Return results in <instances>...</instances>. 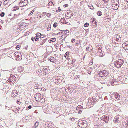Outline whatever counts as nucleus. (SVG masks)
I'll use <instances>...</instances> for the list:
<instances>
[{"instance_id": "f257e3e1", "label": "nucleus", "mask_w": 128, "mask_h": 128, "mask_svg": "<svg viewBox=\"0 0 128 128\" xmlns=\"http://www.w3.org/2000/svg\"><path fill=\"white\" fill-rule=\"evenodd\" d=\"M121 38L118 34L114 36L112 38V44L114 46H116V44H118L121 41Z\"/></svg>"}, {"instance_id": "f03ea898", "label": "nucleus", "mask_w": 128, "mask_h": 128, "mask_svg": "<svg viewBox=\"0 0 128 128\" xmlns=\"http://www.w3.org/2000/svg\"><path fill=\"white\" fill-rule=\"evenodd\" d=\"M35 98L37 102L41 103H43L45 101V99L43 96L40 93H37L35 94Z\"/></svg>"}, {"instance_id": "7ed1b4c3", "label": "nucleus", "mask_w": 128, "mask_h": 128, "mask_svg": "<svg viewBox=\"0 0 128 128\" xmlns=\"http://www.w3.org/2000/svg\"><path fill=\"white\" fill-rule=\"evenodd\" d=\"M124 63V61L122 59H119L114 62V66L117 68H120Z\"/></svg>"}, {"instance_id": "20e7f679", "label": "nucleus", "mask_w": 128, "mask_h": 128, "mask_svg": "<svg viewBox=\"0 0 128 128\" xmlns=\"http://www.w3.org/2000/svg\"><path fill=\"white\" fill-rule=\"evenodd\" d=\"M119 4L118 0H114L112 4V8L114 10H117L118 8Z\"/></svg>"}, {"instance_id": "39448f33", "label": "nucleus", "mask_w": 128, "mask_h": 128, "mask_svg": "<svg viewBox=\"0 0 128 128\" xmlns=\"http://www.w3.org/2000/svg\"><path fill=\"white\" fill-rule=\"evenodd\" d=\"M78 125L79 126L82 128H85L87 126L88 124L86 121L83 120L79 122Z\"/></svg>"}, {"instance_id": "423d86ee", "label": "nucleus", "mask_w": 128, "mask_h": 128, "mask_svg": "<svg viewBox=\"0 0 128 128\" xmlns=\"http://www.w3.org/2000/svg\"><path fill=\"white\" fill-rule=\"evenodd\" d=\"M95 79L97 80H103L105 78H104L101 74H100V72L98 74H96L94 76Z\"/></svg>"}, {"instance_id": "0eeeda50", "label": "nucleus", "mask_w": 128, "mask_h": 128, "mask_svg": "<svg viewBox=\"0 0 128 128\" xmlns=\"http://www.w3.org/2000/svg\"><path fill=\"white\" fill-rule=\"evenodd\" d=\"M93 100V98H90L89 99L88 105L90 108L92 107L95 104L94 102V100Z\"/></svg>"}, {"instance_id": "6e6552de", "label": "nucleus", "mask_w": 128, "mask_h": 128, "mask_svg": "<svg viewBox=\"0 0 128 128\" xmlns=\"http://www.w3.org/2000/svg\"><path fill=\"white\" fill-rule=\"evenodd\" d=\"M43 108L44 112L46 113H47L51 110L50 107L46 105L43 106Z\"/></svg>"}, {"instance_id": "1a4fd4ad", "label": "nucleus", "mask_w": 128, "mask_h": 128, "mask_svg": "<svg viewBox=\"0 0 128 128\" xmlns=\"http://www.w3.org/2000/svg\"><path fill=\"white\" fill-rule=\"evenodd\" d=\"M8 80L9 81H10L12 83H14L16 80V78L14 76L12 75V76L9 78Z\"/></svg>"}, {"instance_id": "9d476101", "label": "nucleus", "mask_w": 128, "mask_h": 128, "mask_svg": "<svg viewBox=\"0 0 128 128\" xmlns=\"http://www.w3.org/2000/svg\"><path fill=\"white\" fill-rule=\"evenodd\" d=\"M100 72V74H101L104 78L105 77L108 76L109 74V72L106 70H104Z\"/></svg>"}, {"instance_id": "9b49d317", "label": "nucleus", "mask_w": 128, "mask_h": 128, "mask_svg": "<svg viewBox=\"0 0 128 128\" xmlns=\"http://www.w3.org/2000/svg\"><path fill=\"white\" fill-rule=\"evenodd\" d=\"M102 120L107 123L109 120V117L108 116H104L100 118Z\"/></svg>"}, {"instance_id": "f8f14e48", "label": "nucleus", "mask_w": 128, "mask_h": 128, "mask_svg": "<svg viewBox=\"0 0 128 128\" xmlns=\"http://www.w3.org/2000/svg\"><path fill=\"white\" fill-rule=\"evenodd\" d=\"M54 82L57 84H58L62 82V80L60 78L59 79L58 78H55V80H54Z\"/></svg>"}, {"instance_id": "ddd939ff", "label": "nucleus", "mask_w": 128, "mask_h": 128, "mask_svg": "<svg viewBox=\"0 0 128 128\" xmlns=\"http://www.w3.org/2000/svg\"><path fill=\"white\" fill-rule=\"evenodd\" d=\"M24 2H20V3L19 5L21 7H23L24 6H26L28 3V1L27 0H24Z\"/></svg>"}, {"instance_id": "4468645a", "label": "nucleus", "mask_w": 128, "mask_h": 128, "mask_svg": "<svg viewBox=\"0 0 128 128\" xmlns=\"http://www.w3.org/2000/svg\"><path fill=\"white\" fill-rule=\"evenodd\" d=\"M60 31L62 32L61 33V34H65L66 35V36H68L69 34H68L69 33V30H60Z\"/></svg>"}, {"instance_id": "2eb2a0df", "label": "nucleus", "mask_w": 128, "mask_h": 128, "mask_svg": "<svg viewBox=\"0 0 128 128\" xmlns=\"http://www.w3.org/2000/svg\"><path fill=\"white\" fill-rule=\"evenodd\" d=\"M122 46L124 50L128 49V42H126L123 43L122 45Z\"/></svg>"}, {"instance_id": "dca6fc26", "label": "nucleus", "mask_w": 128, "mask_h": 128, "mask_svg": "<svg viewBox=\"0 0 128 128\" xmlns=\"http://www.w3.org/2000/svg\"><path fill=\"white\" fill-rule=\"evenodd\" d=\"M106 52L108 54H110L111 52L110 46L108 45H106Z\"/></svg>"}, {"instance_id": "f3484780", "label": "nucleus", "mask_w": 128, "mask_h": 128, "mask_svg": "<svg viewBox=\"0 0 128 128\" xmlns=\"http://www.w3.org/2000/svg\"><path fill=\"white\" fill-rule=\"evenodd\" d=\"M112 94L117 100H120V96L117 92H114Z\"/></svg>"}, {"instance_id": "a211bd4d", "label": "nucleus", "mask_w": 128, "mask_h": 128, "mask_svg": "<svg viewBox=\"0 0 128 128\" xmlns=\"http://www.w3.org/2000/svg\"><path fill=\"white\" fill-rule=\"evenodd\" d=\"M48 60L49 61L54 63H55L56 62V59L53 57H50Z\"/></svg>"}, {"instance_id": "6ab92c4d", "label": "nucleus", "mask_w": 128, "mask_h": 128, "mask_svg": "<svg viewBox=\"0 0 128 128\" xmlns=\"http://www.w3.org/2000/svg\"><path fill=\"white\" fill-rule=\"evenodd\" d=\"M24 68L22 66H20L18 68V71L19 72H21L24 71Z\"/></svg>"}, {"instance_id": "aec40b11", "label": "nucleus", "mask_w": 128, "mask_h": 128, "mask_svg": "<svg viewBox=\"0 0 128 128\" xmlns=\"http://www.w3.org/2000/svg\"><path fill=\"white\" fill-rule=\"evenodd\" d=\"M121 118L120 117L117 118L116 117V120L114 121V122L115 123H119V122L121 120Z\"/></svg>"}, {"instance_id": "412c9836", "label": "nucleus", "mask_w": 128, "mask_h": 128, "mask_svg": "<svg viewBox=\"0 0 128 128\" xmlns=\"http://www.w3.org/2000/svg\"><path fill=\"white\" fill-rule=\"evenodd\" d=\"M113 58V60H112V61L114 60H116V59H118L119 58V56L118 55L116 54L113 55L112 56Z\"/></svg>"}, {"instance_id": "4be33fe9", "label": "nucleus", "mask_w": 128, "mask_h": 128, "mask_svg": "<svg viewBox=\"0 0 128 128\" xmlns=\"http://www.w3.org/2000/svg\"><path fill=\"white\" fill-rule=\"evenodd\" d=\"M99 53V56L101 57H103L105 54L104 52L102 51V50L100 52H97Z\"/></svg>"}, {"instance_id": "5701e85b", "label": "nucleus", "mask_w": 128, "mask_h": 128, "mask_svg": "<svg viewBox=\"0 0 128 128\" xmlns=\"http://www.w3.org/2000/svg\"><path fill=\"white\" fill-rule=\"evenodd\" d=\"M56 40V38H52L50 40H48V42L50 43H51L52 42H54Z\"/></svg>"}, {"instance_id": "b1692460", "label": "nucleus", "mask_w": 128, "mask_h": 128, "mask_svg": "<svg viewBox=\"0 0 128 128\" xmlns=\"http://www.w3.org/2000/svg\"><path fill=\"white\" fill-rule=\"evenodd\" d=\"M19 8L17 6H15L14 7H13V9L12 10L13 11H15L16 10H18Z\"/></svg>"}, {"instance_id": "393cba45", "label": "nucleus", "mask_w": 128, "mask_h": 128, "mask_svg": "<svg viewBox=\"0 0 128 128\" xmlns=\"http://www.w3.org/2000/svg\"><path fill=\"white\" fill-rule=\"evenodd\" d=\"M105 20L106 21V22H109L112 20V18H111V17H110V18H106V19H105Z\"/></svg>"}, {"instance_id": "a878e982", "label": "nucleus", "mask_w": 128, "mask_h": 128, "mask_svg": "<svg viewBox=\"0 0 128 128\" xmlns=\"http://www.w3.org/2000/svg\"><path fill=\"white\" fill-rule=\"evenodd\" d=\"M83 108V107L81 105H79L76 108V110H79V109H82Z\"/></svg>"}, {"instance_id": "bb28decb", "label": "nucleus", "mask_w": 128, "mask_h": 128, "mask_svg": "<svg viewBox=\"0 0 128 128\" xmlns=\"http://www.w3.org/2000/svg\"><path fill=\"white\" fill-rule=\"evenodd\" d=\"M41 34H42L38 32L36 34V35L37 37H38V38H40L41 36Z\"/></svg>"}, {"instance_id": "cd10ccee", "label": "nucleus", "mask_w": 128, "mask_h": 128, "mask_svg": "<svg viewBox=\"0 0 128 128\" xmlns=\"http://www.w3.org/2000/svg\"><path fill=\"white\" fill-rule=\"evenodd\" d=\"M92 23L93 24L92 25V26L97 25V22H96L95 20H93L92 21Z\"/></svg>"}, {"instance_id": "c85d7f7f", "label": "nucleus", "mask_w": 128, "mask_h": 128, "mask_svg": "<svg viewBox=\"0 0 128 128\" xmlns=\"http://www.w3.org/2000/svg\"><path fill=\"white\" fill-rule=\"evenodd\" d=\"M70 52H67L65 54L64 56L67 59L66 57L69 55Z\"/></svg>"}, {"instance_id": "c756f323", "label": "nucleus", "mask_w": 128, "mask_h": 128, "mask_svg": "<svg viewBox=\"0 0 128 128\" xmlns=\"http://www.w3.org/2000/svg\"><path fill=\"white\" fill-rule=\"evenodd\" d=\"M116 79H114L112 81V84H113V85H115L116 84H115L114 83L116 82Z\"/></svg>"}, {"instance_id": "7c9ffc66", "label": "nucleus", "mask_w": 128, "mask_h": 128, "mask_svg": "<svg viewBox=\"0 0 128 128\" xmlns=\"http://www.w3.org/2000/svg\"><path fill=\"white\" fill-rule=\"evenodd\" d=\"M97 51L98 52H100L102 50L101 49V48L99 46H98V47H97Z\"/></svg>"}, {"instance_id": "2f4dec72", "label": "nucleus", "mask_w": 128, "mask_h": 128, "mask_svg": "<svg viewBox=\"0 0 128 128\" xmlns=\"http://www.w3.org/2000/svg\"><path fill=\"white\" fill-rule=\"evenodd\" d=\"M34 39L36 41H38L39 40V38L36 36L34 37Z\"/></svg>"}, {"instance_id": "473e14b6", "label": "nucleus", "mask_w": 128, "mask_h": 128, "mask_svg": "<svg viewBox=\"0 0 128 128\" xmlns=\"http://www.w3.org/2000/svg\"><path fill=\"white\" fill-rule=\"evenodd\" d=\"M105 79L104 80V81H102V80L101 82H100L102 84H105L106 82V78H104Z\"/></svg>"}, {"instance_id": "72a5a7b5", "label": "nucleus", "mask_w": 128, "mask_h": 128, "mask_svg": "<svg viewBox=\"0 0 128 128\" xmlns=\"http://www.w3.org/2000/svg\"><path fill=\"white\" fill-rule=\"evenodd\" d=\"M97 14L98 16H101L102 14V13L101 11H99L98 12Z\"/></svg>"}, {"instance_id": "f704fd0d", "label": "nucleus", "mask_w": 128, "mask_h": 128, "mask_svg": "<svg viewBox=\"0 0 128 128\" xmlns=\"http://www.w3.org/2000/svg\"><path fill=\"white\" fill-rule=\"evenodd\" d=\"M38 125V122H36L35 124L34 127H35V128H37Z\"/></svg>"}, {"instance_id": "c9c22d12", "label": "nucleus", "mask_w": 128, "mask_h": 128, "mask_svg": "<svg viewBox=\"0 0 128 128\" xmlns=\"http://www.w3.org/2000/svg\"><path fill=\"white\" fill-rule=\"evenodd\" d=\"M53 5H54L53 3L51 1H50L48 4V6H52Z\"/></svg>"}, {"instance_id": "e433bc0d", "label": "nucleus", "mask_w": 128, "mask_h": 128, "mask_svg": "<svg viewBox=\"0 0 128 128\" xmlns=\"http://www.w3.org/2000/svg\"><path fill=\"white\" fill-rule=\"evenodd\" d=\"M9 1H8V0H6V1H4V5H5L7 4L9 2Z\"/></svg>"}, {"instance_id": "4c0bfd02", "label": "nucleus", "mask_w": 128, "mask_h": 128, "mask_svg": "<svg viewBox=\"0 0 128 128\" xmlns=\"http://www.w3.org/2000/svg\"><path fill=\"white\" fill-rule=\"evenodd\" d=\"M46 37V35H45L41 34V36L40 37V39L41 40H42V38Z\"/></svg>"}, {"instance_id": "58836bf2", "label": "nucleus", "mask_w": 128, "mask_h": 128, "mask_svg": "<svg viewBox=\"0 0 128 128\" xmlns=\"http://www.w3.org/2000/svg\"><path fill=\"white\" fill-rule=\"evenodd\" d=\"M20 56L19 55H16V60H20Z\"/></svg>"}, {"instance_id": "ea45409f", "label": "nucleus", "mask_w": 128, "mask_h": 128, "mask_svg": "<svg viewBox=\"0 0 128 128\" xmlns=\"http://www.w3.org/2000/svg\"><path fill=\"white\" fill-rule=\"evenodd\" d=\"M89 24L88 23H86L84 24V26L85 27H87L88 26Z\"/></svg>"}, {"instance_id": "a19ab883", "label": "nucleus", "mask_w": 128, "mask_h": 128, "mask_svg": "<svg viewBox=\"0 0 128 128\" xmlns=\"http://www.w3.org/2000/svg\"><path fill=\"white\" fill-rule=\"evenodd\" d=\"M91 6H88V7L90 8V9L93 10L94 9V8L92 5H91Z\"/></svg>"}, {"instance_id": "79ce46f5", "label": "nucleus", "mask_w": 128, "mask_h": 128, "mask_svg": "<svg viewBox=\"0 0 128 128\" xmlns=\"http://www.w3.org/2000/svg\"><path fill=\"white\" fill-rule=\"evenodd\" d=\"M102 110V109H101L100 110V113H102V114H104V113L105 112H106V111H105V110Z\"/></svg>"}, {"instance_id": "37998d69", "label": "nucleus", "mask_w": 128, "mask_h": 128, "mask_svg": "<svg viewBox=\"0 0 128 128\" xmlns=\"http://www.w3.org/2000/svg\"><path fill=\"white\" fill-rule=\"evenodd\" d=\"M58 24L56 22H55L53 26L54 28H56Z\"/></svg>"}, {"instance_id": "c03bdc74", "label": "nucleus", "mask_w": 128, "mask_h": 128, "mask_svg": "<svg viewBox=\"0 0 128 128\" xmlns=\"http://www.w3.org/2000/svg\"><path fill=\"white\" fill-rule=\"evenodd\" d=\"M122 77H119L118 78V80H119L120 82H122V79H121Z\"/></svg>"}, {"instance_id": "a18cd8bd", "label": "nucleus", "mask_w": 128, "mask_h": 128, "mask_svg": "<svg viewBox=\"0 0 128 128\" xmlns=\"http://www.w3.org/2000/svg\"><path fill=\"white\" fill-rule=\"evenodd\" d=\"M4 12H2L0 14V16L2 17H3L4 16Z\"/></svg>"}, {"instance_id": "49530a36", "label": "nucleus", "mask_w": 128, "mask_h": 128, "mask_svg": "<svg viewBox=\"0 0 128 128\" xmlns=\"http://www.w3.org/2000/svg\"><path fill=\"white\" fill-rule=\"evenodd\" d=\"M65 19L64 18H62L60 20L61 22H62V23L63 22H62V21H64V22H65Z\"/></svg>"}, {"instance_id": "de8ad7c7", "label": "nucleus", "mask_w": 128, "mask_h": 128, "mask_svg": "<svg viewBox=\"0 0 128 128\" xmlns=\"http://www.w3.org/2000/svg\"><path fill=\"white\" fill-rule=\"evenodd\" d=\"M103 1L106 4H107L109 1L108 0H103Z\"/></svg>"}, {"instance_id": "09e8293b", "label": "nucleus", "mask_w": 128, "mask_h": 128, "mask_svg": "<svg viewBox=\"0 0 128 128\" xmlns=\"http://www.w3.org/2000/svg\"><path fill=\"white\" fill-rule=\"evenodd\" d=\"M47 40V39H46L43 40L42 41V44H43Z\"/></svg>"}, {"instance_id": "8fccbe9b", "label": "nucleus", "mask_w": 128, "mask_h": 128, "mask_svg": "<svg viewBox=\"0 0 128 128\" xmlns=\"http://www.w3.org/2000/svg\"><path fill=\"white\" fill-rule=\"evenodd\" d=\"M14 95H15L16 96L18 94V93H17V92L16 91L14 92Z\"/></svg>"}, {"instance_id": "3c124183", "label": "nucleus", "mask_w": 128, "mask_h": 128, "mask_svg": "<svg viewBox=\"0 0 128 128\" xmlns=\"http://www.w3.org/2000/svg\"><path fill=\"white\" fill-rule=\"evenodd\" d=\"M32 106H31V105H30L29 106H28V107L27 108H26V109L27 108H28V110H29V109H30L32 108Z\"/></svg>"}, {"instance_id": "603ef678", "label": "nucleus", "mask_w": 128, "mask_h": 128, "mask_svg": "<svg viewBox=\"0 0 128 128\" xmlns=\"http://www.w3.org/2000/svg\"><path fill=\"white\" fill-rule=\"evenodd\" d=\"M80 77V76H76L75 78H74V79H78Z\"/></svg>"}, {"instance_id": "864d4df0", "label": "nucleus", "mask_w": 128, "mask_h": 128, "mask_svg": "<svg viewBox=\"0 0 128 128\" xmlns=\"http://www.w3.org/2000/svg\"><path fill=\"white\" fill-rule=\"evenodd\" d=\"M18 54H19L18 52H16L14 54V56L16 57V55H18Z\"/></svg>"}, {"instance_id": "5fc2aeb1", "label": "nucleus", "mask_w": 128, "mask_h": 128, "mask_svg": "<svg viewBox=\"0 0 128 128\" xmlns=\"http://www.w3.org/2000/svg\"><path fill=\"white\" fill-rule=\"evenodd\" d=\"M125 10H126L128 8V4H126L125 5Z\"/></svg>"}, {"instance_id": "6e6d98bb", "label": "nucleus", "mask_w": 128, "mask_h": 128, "mask_svg": "<svg viewBox=\"0 0 128 128\" xmlns=\"http://www.w3.org/2000/svg\"><path fill=\"white\" fill-rule=\"evenodd\" d=\"M51 14H48L47 16L50 18V17L51 16Z\"/></svg>"}, {"instance_id": "4d7b16f0", "label": "nucleus", "mask_w": 128, "mask_h": 128, "mask_svg": "<svg viewBox=\"0 0 128 128\" xmlns=\"http://www.w3.org/2000/svg\"><path fill=\"white\" fill-rule=\"evenodd\" d=\"M75 40L73 38L71 40V42L72 43L74 42L75 41Z\"/></svg>"}, {"instance_id": "13d9d810", "label": "nucleus", "mask_w": 128, "mask_h": 128, "mask_svg": "<svg viewBox=\"0 0 128 128\" xmlns=\"http://www.w3.org/2000/svg\"><path fill=\"white\" fill-rule=\"evenodd\" d=\"M20 46H19V45H18V46H16V49H17V50H18L20 49Z\"/></svg>"}, {"instance_id": "bf43d9fd", "label": "nucleus", "mask_w": 128, "mask_h": 128, "mask_svg": "<svg viewBox=\"0 0 128 128\" xmlns=\"http://www.w3.org/2000/svg\"><path fill=\"white\" fill-rule=\"evenodd\" d=\"M19 110L18 109H18H16V110H15V112H14L16 113H17V112H18V111H19Z\"/></svg>"}, {"instance_id": "052dcab7", "label": "nucleus", "mask_w": 128, "mask_h": 128, "mask_svg": "<svg viewBox=\"0 0 128 128\" xmlns=\"http://www.w3.org/2000/svg\"><path fill=\"white\" fill-rule=\"evenodd\" d=\"M68 23V22H66V20H65V22H62V24H67Z\"/></svg>"}, {"instance_id": "680f3d73", "label": "nucleus", "mask_w": 128, "mask_h": 128, "mask_svg": "<svg viewBox=\"0 0 128 128\" xmlns=\"http://www.w3.org/2000/svg\"><path fill=\"white\" fill-rule=\"evenodd\" d=\"M79 110V111L78 112V113L79 114H81V113L82 112V111L81 110Z\"/></svg>"}, {"instance_id": "e2e57ef3", "label": "nucleus", "mask_w": 128, "mask_h": 128, "mask_svg": "<svg viewBox=\"0 0 128 128\" xmlns=\"http://www.w3.org/2000/svg\"><path fill=\"white\" fill-rule=\"evenodd\" d=\"M89 48V47H87V48H86V52L88 51Z\"/></svg>"}, {"instance_id": "0e129e2a", "label": "nucleus", "mask_w": 128, "mask_h": 128, "mask_svg": "<svg viewBox=\"0 0 128 128\" xmlns=\"http://www.w3.org/2000/svg\"><path fill=\"white\" fill-rule=\"evenodd\" d=\"M42 14H44V16H45L46 15V14H47V13L46 12H43L42 13Z\"/></svg>"}, {"instance_id": "69168bd1", "label": "nucleus", "mask_w": 128, "mask_h": 128, "mask_svg": "<svg viewBox=\"0 0 128 128\" xmlns=\"http://www.w3.org/2000/svg\"><path fill=\"white\" fill-rule=\"evenodd\" d=\"M93 100H94V103H95V102L96 101V100L95 99V98H93Z\"/></svg>"}, {"instance_id": "338daca9", "label": "nucleus", "mask_w": 128, "mask_h": 128, "mask_svg": "<svg viewBox=\"0 0 128 128\" xmlns=\"http://www.w3.org/2000/svg\"><path fill=\"white\" fill-rule=\"evenodd\" d=\"M33 14V12H31L30 13V14L29 15H32Z\"/></svg>"}, {"instance_id": "774afa93", "label": "nucleus", "mask_w": 128, "mask_h": 128, "mask_svg": "<svg viewBox=\"0 0 128 128\" xmlns=\"http://www.w3.org/2000/svg\"><path fill=\"white\" fill-rule=\"evenodd\" d=\"M34 38L33 37H32V38L31 40H32L34 41Z\"/></svg>"}]
</instances>
